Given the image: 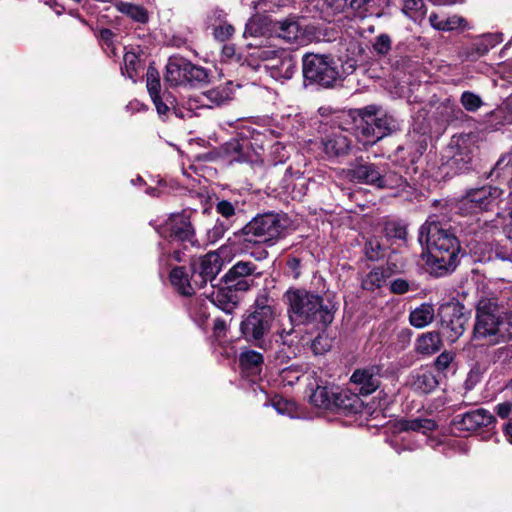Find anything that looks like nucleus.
Here are the masks:
<instances>
[{
	"label": "nucleus",
	"instance_id": "obj_37",
	"mask_svg": "<svg viewBox=\"0 0 512 512\" xmlns=\"http://www.w3.org/2000/svg\"><path fill=\"white\" fill-rule=\"evenodd\" d=\"M282 50L275 49L272 46L255 47L249 54L251 61L255 62H273L281 54Z\"/></svg>",
	"mask_w": 512,
	"mask_h": 512
},
{
	"label": "nucleus",
	"instance_id": "obj_3",
	"mask_svg": "<svg viewBox=\"0 0 512 512\" xmlns=\"http://www.w3.org/2000/svg\"><path fill=\"white\" fill-rule=\"evenodd\" d=\"M357 115L359 117L357 133L365 145L375 144L399 129L398 121L377 105H368L359 109Z\"/></svg>",
	"mask_w": 512,
	"mask_h": 512
},
{
	"label": "nucleus",
	"instance_id": "obj_38",
	"mask_svg": "<svg viewBox=\"0 0 512 512\" xmlns=\"http://www.w3.org/2000/svg\"><path fill=\"white\" fill-rule=\"evenodd\" d=\"M320 389V380L314 373L313 375L307 376V384L305 389V398L308 403L315 407L319 408L320 395L318 394V390Z\"/></svg>",
	"mask_w": 512,
	"mask_h": 512
},
{
	"label": "nucleus",
	"instance_id": "obj_14",
	"mask_svg": "<svg viewBox=\"0 0 512 512\" xmlns=\"http://www.w3.org/2000/svg\"><path fill=\"white\" fill-rule=\"evenodd\" d=\"M322 146L329 157H338L347 154L350 141L344 131L338 127L326 135L325 140H322Z\"/></svg>",
	"mask_w": 512,
	"mask_h": 512
},
{
	"label": "nucleus",
	"instance_id": "obj_40",
	"mask_svg": "<svg viewBox=\"0 0 512 512\" xmlns=\"http://www.w3.org/2000/svg\"><path fill=\"white\" fill-rule=\"evenodd\" d=\"M208 80V73L207 71L200 67L192 64L188 61V68H187V84L190 85H196L204 83Z\"/></svg>",
	"mask_w": 512,
	"mask_h": 512
},
{
	"label": "nucleus",
	"instance_id": "obj_6",
	"mask_svg": "<svg viewBox=\"0 0 512 512\" xmlns=\"http://www.w3.org/2000/svg\"><path fill=\"white\" fill-rule=\"evenodd\" d=\"M288 316L294 324H311L320 314V295L305 288H290L284 294Z\"/></svg>",
	"mask_w": 512,
	"mask_h": 512
},
{
	"label": "nucleus",
	"instance_id": "obj_45",
	"mask_svg": "<svg viewBox=\"0 0 512 512\" xmlns=\"http://www.w3.org/2000/svg\"><path fill=\"white\" fill-rule=\"evenodd\" d=\"M273 407L282 415H288L291 418L295 417L296 404L284 398H277L273 400Z\"/></svg>",
	"mask_w": 512,
	"mask_h": 512
},
{
	"label": "nucleus",
	"instance_id": "obj_44",
	"mask_svg": "<svg viewBox=\"0 0 512 512\" xmlns=\"http://www.w3.org/2000/svg\"><path fill=\"white\" fill-rule=\"evenodd\" d=\"M207 282H209V280L206 279L204 274L201 273L195 264H192L189 280V285L192 288V295L196 292V290L204 288Z\"/></svg>",
	"mask_w": 512,
	"mask_h": 512
},
{
	"label": "nucleus",
	"instance_id": "obj_33",
	"mask_svg": "<svg viewBox=\"0 0 512 512\" xmlns=\"http://www.w3.org/2000/svg\"><path fill=\"white\" fill-rule=\"evenodd\" d=\"M403 13L415 23L421 24L426 17L427 8L423 0H402Z\"/></svg>",
	"mask_w": 512,
	"mask_h": 512
},
{
	"label": "nucleus",
	"instance_id": "obj_26",
	"mask_svg": "<svg viewBox=\"0 0 512 512\" xmlns=\"http://www.w3.org/2000/svg\"><path fill=\"white\" fill-rule=\"evenodd\" d=\"M114 7L118 12L135 22L142 24L148 22V12L143 6L119 0L114 3Z\"/></svg>",
	"mask_w": 512,
	"mask_h": 512
},
{
	"label": "nucleus",
	"instance_id": "obj_60",
	"mask_svg": "<svg viewBox=\"0 0 512 512\" xmlns=\"http://www.w3.org/2000/svg\"><path fill=\"white\" fill-rule=\"evenodd\" d=\"M226 330V323L222 319H216L214 321V331L220 333Z\"/></svg>",
	"mask_w": 512,
	"mask_h": 512
},
{
	"label": "nucleus",
	"instance_id": "obj_58",
	"mask_svg": "<svg viewBox=\"0 0 512 512\" xmlns=\"http://www.w3.org/2000/svg\"><path fill=\"white\" fill-rule=\"evenodd\" d=\"M289 268L295 271L294 277L297 278L299 276L298 268L300 267V261L297 258L289 259L287 262Z\"/></svg>",
	"mask_w": 512,
	"mask_h": 512
},
{
	"label": "nucleus",
	"instance_id": "obj_49",
	"mask_svg": "<svg viewBox=\"0 0 512 512\" xmlns=\"http://www.w3.org/2000/svg\"><path fill=\"white\" fill-rule=\"evenodd\" d=\"M412 285L413 283L409 282L406 279L397 278L391 282L390 291L398 295L405 294L411 290H414V288H412Z\"/></svg>",
	"mask_w": 512,
	"mask_h": 512
},
{
	"label": "nucleus",
	"instance_id": "obj_11",
	"mask_svg": "<svg viewBox=\"0 0 512 512\" xmlns=\"http://www.w3.org/2000/svg\"><path fill=\"white\" fill-rule=\"evenodd\" d=\"M380 372L381 368L378 365L358 368L352 373L350 382L355 386L359 394L367 396L379 388Z\"/></svg>",
	"mask_w": 512,
	"mask_h": 512
},
{
	"label": "nucleus",
	"instance_id": "obj_48",
	"mask_svg": "<svg viewBox=\"0 0 512 512\" xmlns=\"http://www.w3.org/2000/svg\"><path fill=\"white\" fill-rule=\"evenodd\" d=\"M228 229L227 225L224 222L217 221L214 226L207 231V240L210 243H215L219 239H221L226 230Z\"/></svg>",
	"mask_w": 512,
	"mask_h": 512
},
{
	"label": "nucleus",
	"instance_id": "obj_51",
	"mask_svg": "<svg viewBox=\"0 0 512 512\" xmlns=\"http://www.w3.org/2000/svg\"><path fill=\"white\" fill-rule=\"evenodd\" d=\"M386 234L390 237L404 239L406 237V228L396 222H388L385 225Z\"/></svg>",
	"mask_w": 512,
	"mask_h": 512
},
{
	"label": "nucleus",
	"instance_id": "obj_43",
	"mask_svg": "<svg viewBox=\"0 0 512 512\" xmlns=\"http://www.w3.org/2000/svg\"><path fill=\"white\" fill-rule=\"evenodd\" d=\"M327 59V56L322 55V87L332 86L339 75L335 67L329 66Z\"/></svg>",
	"mask_w": 512,
	"mask_h": 512
},
{
	"label": "nucleus",
	"instance_id": "obj_34",
	"mask_svg": "<svg viewBox=\"0 0 512 512\" xmlns=\"http://www.w3.org/2000/svg\"><path fill=\"white\" fill-rule=\"evenodd\" d=\"M151 99L159 116H166L170 109L173 108L176 116L180 118L184 117L182 112L175 109L176 99L171 93L164 91L162 94L157 95L156 97H151Z\"/></svg>",
	"mask_w": 512,
	"mask_h": 512
},
{
	"label": "nucleus",
	"instance_id": "obj_59",
	"mask_svg": "<svg viewBox=\"0 0 512 512\" xmlns=\"http://www.w3.org/2000/svg\"><path fill=\"white\" fill-rule=\"evenodd\" d=\"M332 320H333V313L330 310L324 309L322 307V324L331 323Z\"/></svg>",
	"mask_w": 512,
	"mask_h": 512
},
{
	"label": "nucleus",
	"instance_id": "obj_25",
	"mask_svg": "<svg viewBox=\"0 0 512 512\" xmlns=\"http://www.w3.org/2000/svg\"><path fill=\"white\" fill-rule=\"evenodd\" d=\"M233 93V84L228 81L203 92V96L207 99V106H219L231 99Z\"/></svg>",
	"mask_w": 512,
	"mask_h": 512
},
{
	"label": "nucleus",
	"instance_id": "obj_46",
	"mask_svg": "<svg viewBox=\"0 0 512 512\" xmlns=\"http://www.w3.org/2000/svg\"><path fill=\"white\" fill-rule=\"evenodd\" d=\"M392 41L388 34H380L375 38L373 50L378 55H386L391 50Z\"/></svg>",
	"mask_w": 512,
	"mask_h": 512
},
{
	"label": "nucleus",
	"instance_id": "obj_15",
	"mask_svg": "<svg viewBox=\"0 0 512 512\" xmlns=\"http://www.w3.org/2000/svg\"><path fill=\"white\" fill-rule=\"evenodd\" d=\"M494 421L492 413L484 408H479L463 414L460 425L464 430L474 431L481 427H487Z\"/></svg>",
	"mask_w": 512,
	"mask_h": 512
},
{
	"label": "nucleus",
	"instance_id": "obj_28",
	"mask_svg": "<svg viewBox=\"0 0 512 512\" xmlns=\"http://www.w3.org/2000/svg\"><path fill=\"white\" fill-rule=\"evenodd\" d=\"M434 319V307L432 304L423 303L411 311L409 322L415 328H423Z\"/></svg>",
	"mask_w": 512,
	"mask_h": 512
},
{
	"label": "nucleus",
	"instance_id": "obj_27",
	"mask_svg": "<svg viewBox=\"0 0 512 512\" xmlns=\"http://www.w3.org/2000/svg\"><path fill=\"white\" fill-rule=\"evenodd\" d=\"M372 0H325L326 14L336 15L342 13L349 6L354 11H360Z\"/></svg>",
	"mask_w": 512,
	"mask_h": 512
},
{
	"label": "nucleus",
	"instance_id": "obj_7",
	"mask_svg": "<svg viewBox=\"0 0 512 512\" xmlns=\"http://www.w3.org/2000/svg\"><path fill=\"white\" fill-rule=\"evenodd\" d=\"M503 195L502 189L491 185L470 188L457 199L455 209L462 216H477L497 207Z\"/></svg>",
	"mask_w": 512,
	"mask_h": 512
},
{
	"label": "nucleus",
	"instance_id": "obj_56",
	"mask_svg": "<svg viewBox=\"0 0 512 512\" xmlns=\"http://www.w3.org/2000/svg\"><path fill=\"white\" fill-rule=\"evenodd\" d=\"M380 245L378 243L375 244V247H374V243L372 241H370L367 245H366V253H367V256L374 260V259H377L379 257V253H378V250H380Z\"/></svg>",
	"mask_w": 512,
	"mask_h": 512
},
{
	"label": "nucleus",
	"instance_id": "obj_31",
	"mask_svg": "<svg viewBox=\"0 0 512 512\" xmlns=\"http://www.w3.org/2000/svg\"><path fill=\"white\" fill-rule=\"evenodd\" d=\"M392 275L389 266L378 267L371 270L362 282V286L366 290H375L383 286L386 280Z\"/></svg>",
	"mask_w": 512,
	"mask_h": 512
},
{
	"label": "nucleus",
	"instance_id": "obj_50",
	"mask_svg": "<svg viewBox=\"0 0 512 512\" xmlns=\"http://www.w3.org/2000/svg\"><path fill=\"white\" fill-rule=\"evenodd\" d=\"M495 116L502 118L504 123H512V96L496 109Z\"/></svg>",
	"mask_w": 512,
	"mask_h": 512
},
{
	"label": "nucleus",
	"instance_id": "obj_39",
	"mask_svg": "<svg viewBox=\"0 0 512 512\" xmlns=\"http://www.w3.org/2000/svg\"><path fill=\"white\" fill-rule=\"evenodd\" d=\"M464 324H465V318L462 315L456 316L455 318L451 319L449 322L443 321L445 334L451 342H454L456 339H458L463 334Z\"/></svg>",
	"mask_w": 512,
	"mask_h": 512
},
{
	"label": "nucleus",
	"instance_id": "obj_61",
	"mask_svg": "<svg viewBox=\"0 0 512 512\" xmlns=\"http://www.w3.org/2000/svg\"><path fill=\"white\" fill-rule=\"evenodd\" d=\"M430 1L436 5H452V4L461 2L462 0H430Z\"/></svg>",
	"mask_w": 512,
	"mask_h": 512
},
{
	"label": "nucleus",
	"instance_id": "obj_22",
	"mask_svg": "<svg viewBox=\"0 0 512 512\" xmlns=\"http://www.w3.org/2000/svg\"><path fill=\"white\" fill-rule=\"evenodd\" d=\"M202 274L212 282L222 269V259L219 254L209 252L199 259L198 263H194Z\"/></svg>",
	"mask_w": 512,
	"mask_h": 512
},
{
	"label": "nucleus",
	"instance_id": "obj_64",
	"mask_svg": "<svg viewBox=\"0 0 512 512\" xmlns=\"http://www.w3.org/2000/svg\"><path fill=\"white\" fill-rule=\"evenodd\" d=\"M223 53H224L226 56H228V57L232 56V55L234 54V48H233V46L225 45V46L223 47Z\"/></svg>",
	"mask_w": 512,
	"mask_h": 512
},
{
	"label": "nucleus",
	"instance_id": "obj_55",
	"mask_svg": "<svg viewBox=\"0 0 512 512\" xmlns=\"http://www.w3.org/2000/svg\"><path fill=\"white\" fill-rule=\"evenodd\" d=\"M511 409H512V403L509 401H506V402L499 403L496 406L495 411L499 417H501L502 419H505L509 416Z\"/></svg>",
	"mask_w": 512,
	"mask_h": 512
},
{
	"label": "nucleus",
	"instance_id": "obj_62",
	"mask_svg": "<svg viewBox=\"0 0 512 512\" xmlns=\"http://www.w3.org/2000/svg\"><path fill=\"white\" fill-rule=\"evenodd\" d=\"M503 392L507 398L512 400V379L508 381V383L504 386Z\"/></svg>",
	"mask_w": 512,
	"mask_h": 512
},
{
	"label": "nucleus",
	"instance_id": "obj_63",
	"mask_svg": "<svg viewBox=\"0 0 512 512\" xmlns=\"http://www.w3.org/2000/svg\"><path fill=\"white\" fill-rule=\"evenodd\" d=\"M505 435L507 440L512 444V421L506 425Z\"/></svg>",
	"mask_w": 512,
	"mask_h": 512
},
{
	"label": "nucleus",
	"instance_id": "obj_53",
	"mask_svg": "<svg viewBox=\"0 0 512 512\" xmlns=\"http://www.w3.org/2000/svg\"><path fill=\"white\" fill-rule=\"evenodd\" d=\"M453 359V353L444 351L436 358L435 367L437 368L438 371H445L449 367Z\"/></svg>",
	"mask_w": 512,
	"mask_h": 512
},
{
	"label": "nucleus",
	"instance_id": "obj_30",
	"mask_svg": "<svg viewBox=\"0 0 512 512\" xmlns=\"http://www.w3.org/2000/svg\"><path fill=\"white\" fill-rule=\"evenodd\" d=\"M239 361L243 370L251 374H258L261 371L264 358L260 352L247 349L241 352Z\"/></svg>",
	"mask_w": 512,
	"mask_h": 512
},
{
	"label": "nucleus",
	"instance_id": "obj_52",
	"mask_svg": "<svg viewBox=\"0 0 512 512\" xmlns=\"http://www.w3.org/2000/svg\"><path fill=\"white\" fill-rule=\"evenodd\" d=\"M234 31L232 25L223 24L214 28V37L219 41H225L233 35Z\"/></svg>",
	"mask_w": 512,
	"mask_h": 512
},
{
	"label": "nucleus",
	"instance_id": "obj_9",
	"mask_svg": "<svg viewBox=\"0 0 512 512\" xmlns=\"http://www.w3.org/2000/svg\"><path fill=\"white\" fill-rule=\"evenodd\" d=\"M192 211L185 209L179 213H173L161 226L159 233L164 237L181 242L195 243V230L191 223Z\"/></svg>",
	"mask_w": 512,
	"mask_h": 512
},
{
	"label": "nucleus",
	"instance_id": "obj_4",
	"mask_svg": "<svg viewBox=\"0 0 512 512\" xmlns=\"http://www.w3.org/2000/svg\"><path fill=\"white\" fill-rule=\"evenodd\" d=\"M275 320L274 308L265 298L257 299L255 304L242 316L239 325L241 336L257 347H262L265 337L270 333Z\"/></svg>",
	"mask_w": 512,
	"mask_h": 512
},
{
	"label": "nucleus",
	"instance_id": "obj_42",
	"mask_svg": "<svg viewBox=\"0 0 512 512\" xmlns=\"http://www.w3.org/2000/svg\"><path fill=\"white\" fill-rule=\"evenodd\" d=\"M298 25L296 22L284 20L279 22L278 36L287 41H292L297 38Z\"/></svg>",
	"mask_w": 512,
	"mask_h": 512
},
{
	"label": "nucleus",
	"instance_id": "obj_41",
	"mask_svg": "<svg viewBox=\"0 0 512 512\" xmlns=\"http://www.w3.org/2000/svg\"><path fill=\"white\" fill-rule=\"evenodd\" d=\"M147 89L150 97H156L160 95V76L158 71L154 67H149L146 74Z\"/></svg>",
	"mask_w": 512,
	"mask_h": 512
},
{
	"label": "nucleus",
	"instance_id": "obj_8",
	"mask_svg": "<svg viewBox=\"0 0 512 512\" xmlns=\"http://www.w3.org/2000/svg\"><path fill=\"white\" fill-rule=\"evenodd\" d=\"M283 226L275 214H263L254 217L241 230L235 233V237L244 243H264L279 237Z\"/></svg>",
	"mask_w": 512,
	"mask_h": 512
},
{
	"label": "nucleus",
	"instance_id": "obj_1",
	"mask_svg": "<svg viewBox=\"0 0 512 512\" xmlns=\"http://www.w3.org/2000/svg\"><path fill=\"white\" fill-rule=\"evenodd\" d=\"M419 241L426 244V264L431 274L441 277L455 270L460 246L453 233L439 222L427 221L420 228Z\"/></svg>",
	"mask_w": 512,
	"mask_h": 512
},
{
	"label": "nucleus",
	"instance_id": "obj_2",
	"mask_svg": "<svg viewBox=\"0 0 512 512\" xmlns=\"http://www.w3.org/2000/svg\"><path fill=\"white\" fill-rule=\"evenodd\" d=\"M473 337L483 345H496L512 338V324L502 316L494 299L479 300Z\"/></svg>",
	"mask_w": 512,
	"mask_h": 512
},
{
	"label": "nucleus",
	"instance_id": "obj_23",
	"mask_svg": "<svg viewBox=\"0 0 512 512\" xmlns=\"http://www.w3.org/2000/svg\"><path fill=\"white\" fill-rule=\"evenodd\" d=\"M430 25L438 30V31H454L458 28L466 29L468 28L467 21L458 15H452L449 17H441L438 14L431 13L429 16Z\"/></svg>",
	"mask_w": 512,
	"mask_h": 512
},
{
	"label": "nucleus",
	"instance_id": "obj_32",
	"mask_svg": "<svg viewBox=\"0 0 512 512\" xmlns=\"http://www.w3.org/2000/svg\"><path fill=\"white\" fill-rule=\"evenodd\" d=\"M190 275L184 267H175L170 272V281L175 289L184 296L192 295V288L189 285Z\"/></svg>",
	"mask_w": 512,
	"mask_h": 512
},
{
	"label": "nucleus",
	"instance_id": "obj_24",
	"mask_svg": "<svg viewBox=\"0 0 512 512\" xmlns=\"http://www.w3.org/2000/svg\"><path fill=\"white\" fill-rule=\"evenodd\" d=\"M436 428V422L430 418L402 419L396 424V429L400 432L414 431L427 434L434 431Z\"/></svg>",
	"mask_w": 512,
	"mask_h": 512
},
{
	"label": "nucleus",
	"instance_id": "obj_29",
	"mask_svg": "<svg viewBox=\"0 0 512 512\" xmlns=\"http://www.w3.org/2000/svg\"><path fill=\"white\" fill-rule=\"evenodd\" d=\"M442 341L437 332H427L422 334L416 342V350L423 355H431L438 352Z\"/></svg>",
	"mask_w": 512,
	"mask_h": 512
},
{
	"label": "nucleus",
	"instance_id": "obj_18",
	"mask_svg": "<svg viewBox=\"0 0 512 512\" xmlns=\"http://www.w3.org/2000/svg\"><path fill=\"white\" fill-rule=\"evenodd\" d=\"M233 288H218L207 294L210 301L227 314H231L238 304V297Z\"/></svg>",
	"mask_w": 512,
	"mask_h": 512
},
{
	"label": "nucleus",
	"instance_id": "obj_35",
	"mask_svg": "<svg viewBox=\"0 0 512 512\" xmlns=\"http://www.w3.org/2000/svg\"><path fill=\"white\" fill-rule=\"evenodd\" d=\"M491 174L512 186V153L504 155L495 164Z\"/></svg>",
	"mask_w": 512,
	"mask_h": 512
},
{
	"label": "nucleus",
	"instance_id": "obj_5",
	"mask_svg": "<svg viewBox=\"0 0 512 512\" xmlns=\"http://www.w3.org/2000/svg\"><path fill=\"white\" fill-rule=\"evenodd\" d=\"M351 182L373 186L377 189H402L406 180L397 172L390 171L384 164L359 162L347 171Z\"/></svg>",
	"mask_w": 512,
	"mask_h": 512
},
{
	"label": "nucleus",
	"instance_id": "obj_54",
	"mask_svg": "<svg viewBox=\"0 0 512 512\" xmlns=\"http://www.w3.org/2000/svg\"><path fill=\"white\" fill-rule=\"evenodd\" d=\"M216 211L228 219L235 214V207L231 202L227 200H221L216 205Z\"/></svg>",
	"mask_w": 512,
	"mask_h": 512
},
{
	"label": "nucleus",
	"instance_id": "obj_47",
	"mask_svg": "<svg viewBox=\"0 0 512 512\" xmlns=\"http://www.w3.org/2000/svg\"><path fill=\"white\" fill-rule=\"evenodd\" d=\"M461 103L466 110L474 112L481 107L482 100L478 95L466 91L461 95Z\"/></svg>",
	"mask_w": 512,
	"mask_h": 512
},
{
	"label": "nucleus",
	"instance_id": "obj_36",
	"mask_svg": "<svg viewBox=\"0 0 512 512\" xmlns=\"http://www.w3.org/2000/svg\"><path fill=\"white\" fill-rule=\"evenodd\" d=\"M124 66L121 68L122 74L126 75L133 82H136L141 63L139 57L134 52H126L123 57Z\"/></svg>",
	"mask_w": 512,
	"mask_h": 512
},
{
	"label": "nucleus",
	"instance_id": "obj_13",
	"mask_svg": "<svg viewBox=\"0 0 512 512\" xmlns=\"http://www.w3.org/2000/svg\"><path fill=\"white\" fill-rule=\"evenodd\" d=\"M474 145L467 137L453 138L449 146L450 165L459 171L468 168L474 155Z\"/></svg>",
	"mask_w": 512,
	"mask_h": 512
},
{
	"label": "nucleus",
	"instance_id": "obj_57",
	"mask_svg": "<svg viewBox=\"0 0 512 512\" xmlns=\"http://www.w3.org/2000/svg\"><path fill=\"white\" fill-rule=\"evenodd\" d=\"M113 36H114V33L110 29H101L99 31L100 39L105 41L106 43L111 42Z\"/></svg>",
	"mask_w": 512,
	"mask_h": 512
},
{
	"label": "nucleus",
	"instance_id": "obj_17",
	"mask_svg": "<svg viewBox=\"0 0 512 512\" xmlns=\"http://www.w3.org/2000/svg\"><path fill=\"white\" fill-rule=\"evenodd\" d=\"M502 35L498 33H488L477 39L471 49L465 51V59L474 61L484 56L490 49L502 42Z\"/></svg>",
	"mask_w": 512,
	"mask_h": 512
},
{
	"label": "nucleus",
	"instance_id": "obj_19",
	"mask_svg": "<svg viewBox=\"0 0 512 512\" xmlns=\"http://www.w3.org/2000/svg\"><path fill=\"white\" fill-rule=\"evenodd\" d=\"M275 61L277 63L265 65V68L270 70L271 76L276 80L290 79L295 72L293 58L283 50Z\"/></svg>",
	"mask_w": 512,
	"mask_h": 512
},
{
	"label": "nucleus",
	"instance_id": "obj_21",
	"mask_svg": "<svg viewBox=\"0 0 512 512\" xmlns=\"http://www.w3.org/2000/svg\"><path fill=\"white\" fill-rule=\"evenodd\" d=\"M302 72L304 86L318 85L320 83V55L307 53L303 56Z\"/></svg>",
	"mask_w": 512,
	"mask_h": 512
},
{
	"label": "nucleus",
	"instance_id": "obj_16",
	"mask_svg": "<svg viewBox=\"0 0 512 512\" xmlns=\"http://www.w3.org/2000/svg\"><path fill=\"white\" fill-rule=\"evenodd\" d=\"M188 61L184 58H170L166 65L165 81L171 86L187 84Z\"/></svg>",
	"mask_w": 512,
	"mask_h": 512
},
{
	"label": "nucleus",
	"instance_id": "obj_20",
	"mask_svg": "<svg viewBox=\"0 0 512 512\" xmlns=\"http://www.w3.org/2000/svg\"><path fill=\"white\" fill-rule=\"evenodd\" d=\"M439 381L435 374L429 369H420L413 373L410 378L411 387L423 394L432 392L437 388Z\"/></svg>",
	"mask_w": 512,
	"mask_h": 512
},
{
	"label": "nucleus",
	"instance_id": "obj_12",
	"mask_svg": "<svg viewBox=\"0 0 512 512\" xmlns=\"http://www.w3.org/2000/svg\"><path fill=\"white\" fill-rule=\"evenodd\" d=\"M255 270L256 266L252 262L239 261L229 269L223 280L234 291H247L250 288L247 277L254 274Z\"/></svg>",
	"mask_w": 512,
	"mask_h": 512
},
{
	"label": "nucleus",
	"instance_id": "obj_10",
	"mask_svg": "<svg viewBox=\"0 0 512 512\" xmlns=\"http://www.w3.org/2000/svg\"><path fill=\"white\" fill-rule=\"evenodd\" d=\"M359 399L356 395L339 387H322V410H344L352 411L358 405Z\"/></svg>",
	"mask_w": 512,
	"mask_h": 512
}]
</instances>
